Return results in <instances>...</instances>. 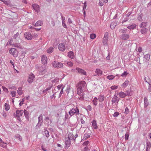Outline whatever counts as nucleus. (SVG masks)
Here are the masks:
<instances>
[{"label": "nucleus", "instance_id": "nucleus-1", "mask_svg": "<svg viewBox=\"0 0 151 151\" xmlns=\"http://www.w3.org/2000/svg\"><path fill=\"white\" fill-rule=\"evenodd\" d=\"M86 82L84 81H82L78 83L77 85V93L78 95H80L83 92V89H84L86 86Z\"/></svg>", "mask_w": 151, "mask_h": 151}, {"label": "nucleus", "instance_id": "nucleus-2", "mask_svg": "<svg viewBox=\"0 0 151 151\" xmlns=\"http://www.w3.org/2000/svg\"><path fill=\"white\" fill-rule=\"evenodd\" d=\"M79 110L77 107L75 108H73L69 112V114L70 116H72L74 114L76 115H78L79 114Z\"/></svg>", "mask_w": 151, "mask_h": 151}, {"label": "nucleus", "instance_id": "nucleus-3", "mask_svg": "<svg viewBox=\"0 0 151 151\" xmlns=\"http://www.w3.org/2000/svg\"><path fill=\"white\" fill-rule=\"evenodd\" d=\"M72 139L71 137H70L68 136V137L65 138V148L66 149H67L70 145V140Z\"/></svg>", "mask_w": 151, "mask_h": 151}, {"label": "nucleus", "instance_id": "nucleus-4", "mask_svg": "<svg viewBox=\"0 0 151 151\" xmlns=\"http://www.w3.org/2000/svg\"><path fill=\"white\" fill-rule=\"evenodd\" d=\"M9 52L15 57H17L18 55V51L14 48H11L9 50Z\"/></svg>", "mask_w": 151, "mask_h": 151}, {"label": "nucleus", "instance_id": "nucleus-5", "mask_svg": "<svg viewBox=\"0 0 151 151\" xmlns=\"http://www.w3.org/2000/svg\"><path fill=\"white\" fill-rule=\"evenodd\" d=\"M52 65L54 67L57 68L63 67V66L62 63L55 61L52 63Z\"/></svg>", "mask_w": 151, "mask_h": 151}, {"label": "nucleus", "instance_id": "nucleus-6", "mask_svg": "<svg viewBox=\"0 0 151 151\" xmlns=\"http://www.w3.org/2000/svg\"><path fill=\"white\" fill-rule=\"evenodd\" d=\"M38 70L40 75H43L47 71L46 66L45 65L39 67Z\"/></svg>", "mask_w": 151, "mask_h": 151}, {"label": "nucleus", "instance_id": "nucleus-7", "mask_svg": "<svg viewBox=\"0 0 151 151\" xmlns=\"http://www.w3.org/2000/svg\"><path fill=\"white\" fill-rule=\"evenodd\" d=\"M109 33L106 32L105 33L104 36L103 40V43L104 45L107 44V42L108 40Z\"/></svg>", "mask_w": 151, "mask_h": 151}, {"label": "nucleus", "instance_id": "nucleus-8", "mask_svg": "<svg viewBox=\"0 0 151 151\" xmlns=\"http://www.w3.org/2000/svg\"><path fill=\"white\" fill-rule=\"evenodd\" d=\"M24 37L28 40H30L32 38L33 36L29 32H26L24 35Z\"/></svg>", "mask_w": 151, "mask_h": 151}, {"label": "nucleus", "instance_id": "nucleus-9", "mask_svg": "<svg viewBox=\"0 0 151 151\" xmlns=\"http://www.w3.org/2000/svg\"><path fill=\"white\" fill-rule=\"evenodd\" d=\"M35 78V75L32 73L30 74L29 76L28 79L27 81L29 83H32L34 79Z\"/></svg>", "mask_w": 151, "mask_h": 151}, {"label": "nucleus", "instance_id": "nucleus-10", "mask_svg": "<svg viewBox=\"0 0 151 151\" xmlns=\"http://www.w3.org/2000/svg\"><path fill=\"white\" fill-rule=\"evenodd\" d=\"M58 49L60 51H64L65 49V44L63 43H61L58 45Z\"/></svg>", "mask_w": 151, "mask_h": 151}, {"label": "nucleus", "instance_id": "nucleus-11", "mask_svg": "<svg viewBox=\"0 0 151 151\" xmlns=\"http://www.w3.org/2000/svg\"><path fill=\"white\" fill-rule=\"evenodd\" d=\"M76 70L77 71V72L81 74H82L84 75H86V71L84 70L79 68H76Z\"/></svg>", "mask_w": 151, "mask_h": 151}, {"label": "nucleus", "instance_id": "nucleus-12", "mask_svg": "<svg viewBox=\"0 0 151 151\" xmlns=\"http://www.w3.org/2000/svg\"><path fill=\"white\" fill-rule=\"evenodd\" d=\"M129 38V35L127 34H124L121 35L120 38L123 40H127Z\"/></svg>", "mask_w": 151, "mask_h": 151}, {"label": "nucleus", "instance_id": "nucleus-13", "mask_svg": "<svg viewBox=\"0 0 151 151\" xmlns=\"http://www.w3.org/2000/svg\"><path fill=\"white\" fill-rule=\"evenodd\" d=\"M32 6L36 12H38L40 11L39 6L36 4H34L32 5Z\"/></svg>", "mask_w": 151, "mask_h": 151}, {"label": "nucleus", "instance_id": "nucleus-14", "mask_svg": "<svg viewBox=\"0 0 151 151\" xmlns=\"http://www.w3.org/2000/svg\"><path fill=\"white\" fill-rule=\"evenodd\" d=\"M24 111L22 110H17L16 111V116L18 118L22 116L23 113Z\"/></svg>", "mask_w": 151, "mask_h": 151}, {"label": "nucleus", "instance_id": "nucleus-15", "mask_svg": "<svg viewBox=\"0 0 151 151\" xmlns=\"http://www.w3.org/2000/svg\"><path fill=\"white\" fill-rule=\"evenodd\" d=\"M47 57L44 55H42L41 58V61L43 64L45 65L47 63Z\"/></svg>", "mask_w": 151, "mask_h": 151}, {"label": "nucleus", "instance_id": "nucleus-16", "mask_svg": "<svg viewBox=\"0 0 151 151\" xmlns=\"http://www.w3.org/2000/svg\"><path fill=\"white\" fill-rule=\"evenodd\" d=\"M91 123H92V127L95 129H98V126L96 121L95 120H93L92 121Z\"/></svg>", "mask_w": 151, "mask_h": 151}, {"label": "nucleus", "instance_id": "nucleus-17", "mask_svg": "<svg viewBox=\"0 0 151 151\" xmlns=\"http://www.w3.org/2000/svg\"><path fill=\"white\" fill-rule=\"evenodd\" d=\"M104 96L103 95H100L98 96L97 100L99 102H102L104 100Z\"/></svg>", "mask_w": 151, "mask_h": 151}, {"label": "nucleus", "instance_id": "nucleus-18", "mask_svg": "<svg viewBox=\"0 0 151 151\" xmlns=\"http://www.w3.org/2000/svg\"><path fill=\"white\" fill-rule=\"evenodd\" d=\"M144 107L146 108L149 105V103L148 101L147 97H145L144 99Z\"/></svg>", "mask_w": 151, "mask_h": 151}, {"label": "nucleus", "instance_id": "nucleus-19", "mask_svg": "<svg viewBox=\"0 0 151 151\" xmlns=\"http://www.w3.org/2000/svg\"><path fill=\"white\" fill-rule=\"evenodd\" d=\"M9 44H10V45H12V46L13 47H17L21 49H22V46H21L19 43H15L12 44H10V43Z\"/></svg>", "mask_w": 151, "mask_h": 151}, {"label": "nucleus", "instance_id": "nucleus-20", "mask_svg": "<svg viewBox=\"0 0 151 151\" xmlns=\"http://www.w3.org/2000/svg\"><path fill=\"white\" fill-rule=\"evenodd\" d=\"M129 83V81L126 80L122 84L121 86L123 88H125L128 85Z\"/></svg>", "mask_w": 151, "mask_h": 151}, {"label": "nucleus", "instance_id": "nucleus-21", "mask_svg": "<svg viewBox=\"0 0 151 151\" xmlns=\"http://www.w3.org/2000/svg\"><path fill=\"white\" fill-rule=\"evenodd\" d=\"M24 114L26 119L27 120H29V112L26 110L24 109Z\"/></svg>", "mask_w": 151, "mask_h": 151}, {"label": "nucleus", "instance_id": "nucleus-22", "mask_svg": "<svg viewBox=\"0 0 151 151\" xmlns=\"http://www.w3.org/2000/svg\"><path fill=\"white\" fill-rule=\"evenodd\" d=\"M61 17L62 19V24H63V26L65 28H66L67 26L65 22V18H63V16L62 14L61 13Z\"/></svg>", "mask_w": 151, "mask_h": 151}, {"label": "nucleus", "instance_id": "nucleus-23", "mask_svg": "<svg viewBox=\"0 0 151 151\" xmlns=\"http://www.w3.org/2000/svg\"><path fill=\"white\" fill-rule=\"evenodd\" d=\"M150 55L148 54H147L144 55V58L146 62H147L150 59Z\"/></svg>", "mask_w": 151, "mask_h": 151}, {"label": "nucleus", "instance_id": "nucleus-24", "mask_svg": "<svg viewBox=\"0 0 151 151\" xmlns=\"http://www.w3.org/2000/svg\"><path fill=\"white\" fill-rule=\"evenodd\" d=\"M68 56L71 59L74 58L73 52L72 51H70L68 52Z\"/></svg>", "mask_w": 151, "mask_h": 151}, {"label": "nucleus", "instance_id": "nucleus-25", "mask_svg": "<svg viewBox=\"0 0 151 151\" xmlns=\"http://www.w3.org/2000/svg\"><path fill=\"white\" fill-rule=\"evenodd\" d=\"M0 146L4 148H6L7 147V144L2 141L0 142Z\"/></svg>", "mask_w": 151, "mask_h": 151}, {"label": "nucleus", "instance_id": "nucleus-26", "mask_svg": "<svg viewBox=\"0 0 151 151\" xmlns=\"http://www.w3.org/2000/svg\"><path fill=\"white\" fill-rule=\"evenodd\" d=\"M52 84H51L49 85V86L45 90H44L43 91V92L44 93H46V92L50 90L52 88Z\"/></svg>", "mask_w": 151, "mask_h": 151}, {"label": "nucleus", "instance_id": "nucleus-27", "mask_svg": "<svg viewBox=\"0 0 151 151\" xmlns=\"http://www.w3.org/2000/svg\"><path fill=\"white\" fill-rule=\"evenodd\" d=\"M95 73L97 74V75L99 76L102 75V72L100 69H96Z\"/></svg>", "mask_w": 151, "mask_h": 151}, {"label": "nucleus", "instance_id": "nucleus-28", "mask_svg": "<svg viewBox=\"0 0 151 151\" xmlns=\"http://www.w3.org/2000/svg\"><path fill=\"white\" fill-rule=\"evenodd\" d=\"M97 98L96 97H95L92 100V102L93 104L95 106L97 105Z\"/></svg>", "mask_w": 151, "mask_h": 151}, {"label": "nucleus", "instance_id": "nucleus-29", "mask_svg": "<svg viewBox=\"0 0 151 151\" xmlns=\"http://www.w3.org/2000/svg\"><path fill=\"white\" fill-rule=\"evenodd\" d=\"M119 95L120 97L122 98H124L126 96L125 93L122 91L119 93Z\"/></svg>", "mask_w": 151, "mask_h": 151}, {"label": "nucleus", "instance_id": "nucleus-30", "mask_svg": "<svg viewBox=\"0 0 151 151\" xmlns=\"http://www.w3.org/2000/svg\"><path fill=\"white\" fill-rule=\"evenodd\" d=\"M136 25L135 24H133L130 26H129L127 28L129 29H133L136 27Z\"/></svg>", "mask_w": 151, "mask_h": 151}, {"label": "nucleus", "instance_id": "nucleus-31", "mask_svg": "<svg viewBox=\"0 0 151 151\" xmlns=\"http://www.w3.org/2000/svg\"><path fill=\"white\" fill-rule=\"evenodd\" d=\"M119 101V100H117V98L116 96H114L113 99L111 100L112 103H114L117 101V102H118Z\"/></svg>", "mask_w": 151, "mask_h": 151}, {"label": "nucleus", "instance_id": "nucleus-32", "mask_svg": "<svg viewBox=\"0 0 151 151\" xmlns=\"http://www.w3.org/2000/svg\"><path fill=\"white\" fill-rule=\"evenodd\" d=\"M151 147V143L149 141L147 142L146 149H150Z\"/></svg>", "mask_w": 151, "mask_h": 151}, {"label": "nucleus", "instance_id": "nucleus-33", "mask_svg": "<svg viewBox=\"0 0 151 151\" xmlns=\"http://www.w3.org/2000/svg\"><path fill=\"white\" fill-rule=\"evenodd\" d=\"M42 124V122H39V121H38V123L35 127V129H37L39 128L41 126Z\"/></svg>", "mask_w": 151, "mask_h": 151}, {"label": "nucleus", "instance_id": "nucleus-34", "mask_svg": "<svg viewBox=\"0 0 151 151\" xmlns=\"http://www.w3.org/2000/svg\"><path fill=\"white\" fill-rule=\"evenodd\" d=\"M53 49H54V48H53V47H50L48 49H47V52L49 53H51L53 51Z\"/></svg>", "mask_w": 151, "mask_h": 151}, {"label": "nucleus", "instance_id": "nucleus-35", "mask_svg": "<svg viewBox=\"0 0 151 151\" xmlns=\"http://www.w3.org/2000/svg\"><path fill=\"white\" fill-rule=\"evenodd\" d=\"M147 29L146 28H144L140 30L141 33L143 34H146L147 31Z\"/></svg>", "mask_w": 151, "mask_h": 151}, {"label": "nucleus", "instance_id": "nucleus-36", "mask_svg": "<svg viewBox=\"0 0 151 151\" xmlns=\"http://www.w3.org/2000/svg\"><path fill=\"white\" fill-rule=\"evenodd\" d=\"M17 93L19 95H20L22 94L23 91L21 87H19V88H18V89L17 91Z\"/></svg>", "mask_w": 151, "mask_h": 151}, {"label": "nucleus", "instance_id": "nucleus-37", "mask_svg": "<svg viewBox=\"0 0 151 151\" xmlns=\"http://www.w3.org/2000/svg\"><path fill=\"white\" fill-rule=\"evenodd\" d=\"M114 78L115 76L112 75H109L107 76V78L109 80H112L114 79Z\"/></svg>", "mask_w": 151, "mask_h": 151}, {"label": "nucleus", "instance_id": "nucleus-38", "mask_svg": "<svg viewBox=\"0 0 151 151\" xmlns=\"http://www.w3.org/2000/svg\"><path fill=\"white\" fill-rule=\"evenodd\" d=\"M15 138L16 139H17L20 141H21L22 140L21 137L19 134H17L15 135Z\"/></svg>", "mask_w": 151, "mask_h": 151}, {"label": "nucleus", "instance_id": "nucleus-39", "mask_svg": "<svg viewBox=\"0 0 151 151\" xmlns=\"http://www.w3.org/2000/svg\"><path fill=\"white\" fill-rule=\"evenodd\" d=\"M42 23L41 21H38L35 23V26H40L42 25Z\"/></svg>", "mask_w": 151, "mask_h": 151}, {"label": "nucleus", "instance_id": "nucleus-40", "mask_svg": "<svg viewBox=\"0 0 151 151\" xmlns=\"http://www.w3.org/2000/svg\"><path fill=\"white\" fill-rule=\"evenodd\" d=\"M44 132L45 134V136L46 137H48L49 136V132L46 129H44Z\"/></svg>", "mask_w": 151, "mask_h": 151}, {"label": "nucleus", "instance_id": "nucleus-41", "mask_svg": "<svg viewBox=\"0 0 151 151\" xmlns=\"http://www.w3.org/2000/svg\"><path fill=\"white\" fill-rule=\"evenodd\" d=\"M4 106L5 110L6 111H7L9 110L10 109V106L8 104L5 103V104Z\"/></svg>", "mask_w": 151, "mask_h": 151}, {"label": "nucleus", "instance_id": "nucleus-42", "mask_svg": "<svg viewBox=\"0 0 151 151\" xmlns=\"http://www.w3.org/2000/svg\"><path fill=\"white\" fill-rule=\"evenodd\" d=\"M38 121L39 122H42V119H43V116L42 114H41L38 117Z\"/></svg>", "mask_w": 151, "mask_h": 151}, {"label": "nucleus", "instance_id": "nucleus-43", "mask_svg": "<svg viewBox=\"0 0 151 151\" xmlns=\"http://www.w3.org/2000/svg\"><path fill=\"white\" fill-rule=\"evenodd\" d=\"M64 86L63 85V84H61L60 85H59L56 87L57 89H58V90H60V89H62V87L63 88V89L64 88Z\"/></svg>", "mask_w": 151, "mask_h": 151}, {"label": "nucleus", "instance_id": "nucleus-44", "mask_svg": "<svg viewBox=\"0 0 151 151\" xmlns=\"http://www.w3.org/2000/svg\"><path fill=\"white\" fill-rule=\"evenodd\" d=\"M116 25V24L115 22H112L111 24L110 27L111 29H114V28Z\"/></svg>", "mask_w": 151, "mask_h": 151}, {"label": "nucleus", "instance_id": "nucleus-45", "mask_svg": "<svg viewBox=\"0 0 151 151\" xmlns=\"http://www.w3.org/2000/svg\"><path fill=\"white\" fill-rule=\"evenodd\" d=\"M146 23L145 22H142L141 23L140 25V27H146Z\"/></svg>", "mask_w": 151, "mask_h": 151}, {"label": "nucleus", "instance_id": "nucleus-46", "mask_svg": "<svg viewBox=\"0 0 151 151\" xmlns=\"http://www.w3.org/2000/svg\"><path fill=\"white\" fill-rule=\"evenodd\" d=\"M104 107V104L102 103L99 104V109H100L102 110Z\"/></svg>", "mask_w": 151, "mask_h": 151}, {"label": "nucleus", "instance_id": "nucleus-47", "mask_svg": "<svg viewBox=\"0 0 151 151\" xmlns=\"http://www.w3.org/2000/svg\"><path fill=\"white\" fill-rule=\"evenodd\" d=\"M89 137L90 135L88 133H86L84 134V138H85V139L89 138Z\"/></svg>", "mask_w": 151, "mask_h": 151}, {"label": "nucleus", "instance_id": "nucleus-48", "mask_svg": "<svg viewBox=\"0 0 151 151\" xmlns=\"http://www.w3.org/2000/svg\"><path fill=\"white\" fill-rule=\"evenodd\" d=\"M90 37L91 39H93L96 37V35L95 34H92L90 35Z\"/></svg>", "mask_w": 151, "mask_h": 151}, {"label": "nucleus", "instance_id": "nucleus-49", "mask_svg": "<svg viewBox=\"0 0 151 151\" xmlns=\"http://www.w3.org/2000/svg\"><path fill=\"white\" fill-rule=\"evenodd\" d=\"M125 93L126 96H131V93L129 90L127 91Z\"/></svg>", "mask_w": 151, "mask_h": 151}, {"label": "nucleus", "instance_id": "nucleus-50", "mask_svg": "<svg viewBox=\"0 0 151 151\" xmlns=\"http://www.w3.org/2000/svg\"><path fill=\"white\" fill-rule=\"evenodd\" d=\"M128 73L124 71L123 73H122L121 76L123 77H126Z\"/></svg>", "mask_w": 151, "mask_h": 151}, {"label": "nucleus", "instance_id": "nucleus-51", "mask_svg": "<svg viewBox=\"0 0 151 151\" xmlns=\"http://www.w3.org/2000/svg\"><path fill=\"white\" fill-rule=\"evenodd\" d=\"M16 92L14 91H11V94L12 97H14L16 95Z\"/></svg>", "mask_w": 151, "mask_h": 151}, {"label": "nucleus", "instance_id": "nucleus-52", "mask_svg": "<svg viewBox=\"0 0 151 151\" xmlns=\"http://www.w3.org/2000/svg\"><path fill=\"white\" fill-rule=\"evenodd\" d=\"M58 80H59L58 78H56L54 79L53 80H52V83H56L58 81Z\"/></svg>", "mask_w": 151, "mask_h": 151}, {"label": "nucleus", "instance_id": "nucleus-53", "mask_svg": "<svg viewBox=\"0 0 151 151\" xmlns=\"http://www.w3.org/2000/svg\"><path fill=\"white\" fill-rule=\"evenodd\" d=\"M118 88V86H112L111 87V88L112 90H115Z\"/></svg>", "mask_w": 151, "mask_h": 151}, {"label": "nucleus", "instance_id": "nucleus-54", "mask_svg": "<svg viewBox=\"0 0 151 151\" xmlns=\"http://www.w3.org/2000/svg\"><path fill=\"white\" fill-rule=\"evenodd\" d=\"M129 112V110L127 107H126L125 109L124 113L126 114H128Z\"/></svg>", "mask_w": 151, "mask_h": 151}, {"label": "nucleus", "instance_id": "nucleus-55", "mask_svg": "<svg viewBox=\"0 0 151 151\" xmlns=\"http://www.w3.org/2000/svg\"><path fill=\"white\" fill-rule=\"evenodd\" d=\"M2 88H3V91L6 92H8V89L6 88L5 87H4V86H2Z\"/></svg>", "mask_w": 151, "mask_h": 151}, {"label": "nucleus", "instance_id": "nucleus-56", "mask_svg": "<svg viewBox=\"0 0 151 151\" xmlns=\"http://www.w3.org/2000/svg\"><path fill=\"white\" fill-rule=\"evenodd\" d=\"M84 94L83 93L82 94V96L78 98V99L80 100H82L84 99Z\"/></svg>", "mask_w": 151, "mask_h": 151}, {"label": "nucleus", "instance_id": "nucleus-57", "mask_svg": "<svg viewBox=\"0 0 151 151\" xmlns=\"http://www.w3.org/2000/svg\"><path fill=\"white\" fill-rule=\"evenodd\" d=\"M119 114V113L118 112H116L114 114L113 116L114 117L117 116Z\"/></svg>", "mask_w": 151, "mask_h": 151}, {"label": "nucleus", "instance_id": "nucleus-58", "mask_svg": "<svg viewBox=\"0 0 151 151\" xmlns=\"http://www.w3.org/2000/svg\"><path fill=\"white\" fill-rule=\"evenodd\" d=\"M87 109L90 111H91V107L90 105H88L87 107Z\"/></svg>", "mask_w": 151, "mask_h": 151}, {"label": "nucleus", "instance_id": "nucleus-59", "mask_svg": "<svg viewBox=\"0 0 151 151\" xmlns=\"http://www.w3.org/2000/svg\"><path fill=\"white\" fill-rule=\"evenodd\" d=\"M24 101V98L22 99V100L19 103V105L20 106H21L23 104Z\"/></svg>", "mask_w": 151, "mask_h": 151}, {"label": "nucleus", "instance_id": "nucleus-60", "mask_svg": "<svg viewBox=\"0 0 151 151\" xmlns=\"http://www.w3.org/2000/svg\"><path fill=\"white\" fill-rule=\"evenodd\" d=\"M129 136V135L128 133H126L125 137L126 140H127L128 139Z\"/></svg>", "mask_w": 151, "mask_h": 151}, {"label": "nucleus", "instance_id": "nucleus-61", "mask_svg": "<svg viewBox=\"0 0 151 151\" xmlns=\"http://www.w3.org/2000/svg\"><path fill=\"white\" fill-rule=\"evenodd\" d=\"M119 32L121 33H126V30L125 29H120V30Z\"/></svg>", "mask_w": 151, "mask_h": 151}, {"label": "nucleus", "instance_id": "nucleus-62", "mask_svg": "<svg viewBox=\"0 0 151 151\" xmlns=\"http://www.w3.org/2000/svg\"><path fill=\"white\" fill-rule=\"evenodd\" d=\"M56 93V92H55L54 94H53L52 95H51L50 96V98L51 99H52L53 98H55L56 97L55 96V94Z\"/></svg>", "mask_w": 151, "mask_h": 151}, {"label": "nucleus", "instance_id": "nucleus-63", "mask_svg": "<svg viewBox=\"0 0 151 151\" xmlns=\"http://www.w3.org/2000/svg\"><path fill=\"white\" fill-rule=\"evenodd\" d=\"M70 89V88L69 86H68L67 88V89L66 90V93L67 94H68L69 93V91Z\"/></svg>", "mask_w": 151, "mask_h": 151}, {"label": "nucleus", "instance_id": "nucleus-64", "mask_svg": "<svg viewBox=\"0 0 151 151\" xmlns=\"http://www.w3.org/2000/svg\"><path fill=\"white\" fill-rule=\"evenodd\" d=\"M18 35L19 33L17 32L13 36L14 38L16 39L18 37Z\"/></svg>", "mask_w": 151, "mask_h": 151}]
</instances>
